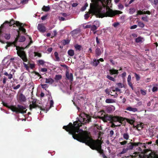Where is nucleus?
Listing matches in <instances>:
<instances>
[{"instance_id": "f257e3e1", "label": "nucleus", "mask_w": 158, "mask_h": 158, "mask_svg": "<svg viewBox=\"0 0 158 158\" xmlns=\"http://www.w3.org/2000/svg\"><path fill=\"white\" fill-rule=\"evenodd\" d=\"M86 115L84 113L81 114L79 118H77V120L74 122L73 124L70 123L67 126H63V128L71 134L74 139L85 143L92 150H96L101 154H102L104 152L101 149V141L98 139L94 140L82 130L80 129L82 124L91 122V118L89 116H86L87 119L84 117Z\"/></svg>"}, {"instance_id": "f03ea898", "label": "nucleus", "mask_w": 158, "mask_h": 158, "mask_svg": "<svg viewBox=\"0 0 158 158\" xmlns=\"http://www.w3.org/2000/svg\"><path fill=\"white\" fill-rule=\"evenodd\" d=\"M19 40H14V41L12 42H8V41L5 42L4 40H0L3 44H5L6 43L7 44L5 47L6 49H7L8 47L14 46L16 47V50H17V54L22 59L24 62H27V59L26 56V54L25 52L23 51L24 49L23 48H21L19 46H17V43L18 42Z\"/></svg>"}, {"instance_id": "7ed1b4c3", "label": "nucleus", "mask_w": 158, "mask_h": 158, "mask_svg": "<svg viewBox=\"0 0 158 158\" xmlns=\"http://www.w3.org/2000/svg\"><path fill=\"white\" fill-rule=\"evenodd\" d=\"M93 2L90 4V7L92 11L94 12H100L102 7H106L107 5L106 0H91Z\"/></svg>"}, {"instance_id": "20e7f679", "label": "nucleus", "mask_w": 158, "mask_h": 158, "mask_svg": "<svg viewBox=\"0 0 158 158\" xmlns=\"http://www.w3.org/2000/svg\"><path fill=\"white\" fill-rule=\"evenodd\" d=\"M3 105L6 107L10 109L13 112H15L16 114L20 113L24 114L26 113L27 110L25 106H23L22 105H18L17 107L15 106H9L7 103L4 102Z\"/></svg>"}, {"instance_id": "39448f33", "label": "nucleus", "mask_w": 158, "mask_h": 158, "mask_svg": "<svg viewBox=\"0 0 158 158\" xmlns=\"http://www.w3.org/2000/svg\"><path fill=\"white\" fill-rule=\"evenodd\" d=\"M142 144L140 142L132 143L130 142L127 144V147L124 148L120 153V154H123L127 152L128 150L133 149L134 147L138 146Z\"/></svg>"}, {"instance_id": "423d86ee", "label": "nucleus", "mask_w": 158, "mask_h": 158, "mask_svg": "<svg viewBox=\"0 0 158 158\" xmlns=\"http://www.w3.org/2000/svg\"><path fill=\"white\" fill-rule=\"evenodd\" d=\"M122 137L119 139V143L121 145H124L127 143V140L129 139V135L127 133H122Z\"/></svg>"}, {"instance_id": "0eeeda50", "label": "nucleus", "mask_w": 158, "mask_h": 158, "mask_svg": "<svg viewBox=\"0 0 158 158\" xmlns=\"http://www.w3.org/2000/svg\"><path fill=\"white\" fill-rule=\"evenodd\" d=\"M122 12L117 10L113 11L112 10L109 9L107 10L106 12L104 13L103 15V17H113L116 15L121 14Z\"/></svg>"}, {"instance_id": "6e6552de", "label": "nucleus", "mask_w": 158, "mask_h": 158, "mask_svg": "<svg viewBox=\"0 0 158 158\" xmlns=\"http://www.w3.org/2000/svg\"><path fill=\"white\" fill-rule=\"evenodd\" d=\"M29 109L31 111L33 109H35L37 108H40V110H41L44 111V109L43 108L40 106H39L37 103V100L36 99H34L31 102L30 104Z\"/></svg>"}, {"instance_id": "1a4fd4ad", "label": "nucleus", "mask_w": 158, "mask_h": 158, "mask_svg": "<svg viewBox=\"0 0 158 158\" xmlns=\"http://www.w3.org/2000/svg\"><path fill=\"white\" fill-rule=\"evenodd\" d=\"M138 156L140 158H158V155L153 152H151L149 155L138 154Z\"/></svg>"}, {"instance_id": "9d476101", "label": "nucleus", "mask_w": 158, "mask_h": 158, "mask_svg": "<svg viewBox=\"0 0 158 158\" xmlns=\"http://www.w3.org/2000/svg\"><path fill=\"white\" fill-rule=\"evenodd\" d=\"M124 120V118L118 116H114L113 115L110 123L118 122L120 123H122V122Z\"/></svg>"}, {"instance_id": "9b49d317", "label": "nucleus", "mask_w": 158, "mask_h": 158, "mask_svg": "<svg viewBox=\"0 0 158 158\" xmlns=\"http://www.w3.org/2000/svg\"><path fill=\"white\" fill-rule=\"evenodd\" d=\"M37 29L40 32L44 33L46 31V27L43 24H39L37 26Z\"/></svg>"}, {"instance_id": "f8f14e48", "label": "nucleus", "mask_w": 158, "mask_h": 158, "mask_svg": "<svg viewBox=\"0 0 158 158\" xmlns=\"http://www.w3.org/2000/svg\"><path fill=\"white\" fill-rule=\"evenodd\" d=\"M26 96L23 94L21 93L18 95V100L20 102H25L26 101Z\"/></svg>"}, {"instance_id": "ddd939ff", "label": "nucleus", "mask_w": 158, "mask_h": 158, "mask_svg": "<svg viewBox=\"0 0 158 158\" xmlns=\"http://www.w3.org/2000/svg\"><path fill=\"white\" fill-rule=\"evenodd\" d=\"M114 110V107L113 105H110L106 107L105 111L107 113H110Z\"/></svg>"}, {"instance_id": "4468645a", "label": "nucleus", "mask_w": 158, "mask_h": 158, "mask_svg": "<svg viewBox=\"0 0 158 158\" xmlns=\"http://www.w3.org/2000/svg\"><path fill=\"white\" fill-rule=\"evenodd\" d=\"M8 23L10 26H12L14 24L16 25L17 26H19L20 24V23L19 22L16 21L15 22L14 20L13 19H12L10 22L8 21L5 22L4 23Z\"/></svg>"}, {"instance_id": "2eb2a0df", "label": "nucleus", "mask_w": 158, "mask_h": 158, "mask_svg": "<svg viewBox=\"0 0 158 158\" xmlns=\"http://www.w3.org/2000/svg\"><path fill=\"white\" fill-rule=\"evenodd\" d=\"M118 70H115L114 69H110L109 70V73L110 75H113L114 74H116L117 75L118 74Z\"/></svg>"}, {"instance_id": "dca6fc26", "label": "nucleus", "mask_w": 158, "mask_h": 158, "mask_svg": "<svg viewBox=\"0 0 158 158\" xmlns=\"http://www.w3.org/2000/svg\"><path fill=\"white\" fill-rule=\"evenodd\" d=\"M66 77L67 78L71 81L73 80V75L72 73L69 74L68 71L66 72Z\"/></svg>"}, {"instance_id": "f3484780", "label": "nucleus", "mask_w": 158, "mask_h": 158, "mask_svg": "<svg viewBox=\"0 0 158 158\" xmlns=\"http://www.w3.org/2000/svg\"><path fill=\"white\" fill-rule=\"evenodd\" d=\"M100 63L99 60H97L95 59H94L91 62V64L93 66L96 67Z\"/></svg>"}, {"instance_id": "a211bd4d", "label": "nucleus", "mask_w": 158, "mask_h": 158, "mask_svg": "<svg viewBox=\"0 0 158 158\" xmlns=\"http://www.w3.org/2000/svg\"><path fill=\"white\" fill-rule=\"evenodd\" d=\"M112 116L113 115H106V116L104 117V121L107 122V121H110V122Z\"/></svg>"}, {"instance_id": "6ab92c4d", "label": "nucleus", "mask_w": 158, "mask_h": 158, "mask_svg": "<svg viewBox=\"0 0 158 158\" xmlns=\"http://www.w3.org/2000/svg\"><path fill=\"white\" fill-rule=\"evenodd\" d=\"M45 83H48L49 84H52L54 83V81L52 79L50 78H45Z\"/></svg>"}, {"instance_id": "aec40b11", "label": "nucleus", "mask_w": 158, "mask_h": 158, "mask_svg": "<svg viewBox=\"0 0 158 158\" xmlns=\"http://www.w3.org/2000/svg\"><path fill=\"white\" fill-rule=\"evenodd\" d=\"M95 54L97 56H100L102 53L100 49L99 48H96L95 50Z\"/></svg>"}, {"instance_id": "412c9836", "label": "nucleus", "mask_w": 158, "mask_h": 158, "mask_svg": "<svg viewBox=\"0 0 158 158\" xmlns=\"http://www.w3.org/2000/svg\"><path fill=\"white\" fill-rule=\"evenodd\" d=\"M126 110L129 111L135 112L138 111L137 108H132L130 106L128 107L127 108Z\"/></svg>"}, {"instance_id": "4be33fe9", "label": "nucleus", "mask_w": 158, "mask_h": 158, "mask_svg": "<svg viewBox=\"0 0 158 158\" xmlns=\"http://www.w3.org/2000/svg\"><path fill=\"white\" fill-rule=\"evenodd\" d=\"M18 35H17V37L16 38L15 40H18V39H20V40H25L26 38L24 36H20V35L19 32V31H18Z\"/></svg>"}, {"instance_id": "5701e85b", "label": "nucleus", "mask_w": 158, "mask_h": 158, "mask_svg": "<svg viewBox=\"0 0 158 158\" xmlns=\"http://www.w3.org/2000/svg\"><path fill=\"white\" fill-rule=\"evenodd\" d=\"M110 91H109V90H108V89H106L105 90V92L106 93V94H107L108 95H110L111 96H113L114 98L117 97L118 95L116 93H115V94L113 95L111 94H110Z\"/></svg>"}, {"instance_id": "b1692460", "label": "nucleus", "mask_w": 158, "mask_h": 158, "mask_svg": "<svg viewBox=\"0 0 158 158\" xmlns=\"http://www.w3.org/2000/svg\"><path fill=\"white\" fill-rule=\"evenodd\" d=\"M74 47L77 51H80L82 48L81 46L78 44H74Z\"/></svg>"}, {"instance_id": "393cba45", "label": "nucleus", "mask_w": 158, "mask_h": 158, "mask_svg": "<svg viewBox=\"0 0 158 158\" xmlns=\"http://www.w3.org/2000/svg\"><path fill=\"white\" fill-rule=\"evenodd\" d=\"M19 26H20L19 29V30L22 31L24 33L26 31L25 29L23 28V23H20V24L19 25Z\"/></svg>"}, {"instance_id": "a878e982", "label": "nucleus", "mask_w": 158, "mask_h": 158, "mask_svg": "<svg viewBox=\"0 0 158 158\" xmlns=\"http://www.w3.org/2000/svg\"><path fill=\"white\" fill-rule=\"evenodd\" d=\"M117 77V75H115L114 76V77H111L110 75H107L106 76V78L109 79V80H111L113 81H115V80L114 79V78H115Z\"/></svg>"}, {"instance_id": "bb28decb", "label": "nucleus", "mask_w": 158, "mask_h": 158, "mask_svg": "<svg viewBox=\"0 0 158 158\" xmlns=\"http://www.w3.org/2000/svg\"><path fill=\"white\" fill-rule=\"evenodd\" d=\"M106 102L107 103H113L115 102V100L113 99H106Z\"/></svg>"}, {"instance_id": "cd10ccee", "label": "nucleus", "mask_w": 158, "mask_h": 158, "mask_svg": "<svg viewBox=\"0 0 158 158\" xmlns=\"http://www.w3.org/2000/svg\"><path fill=\"white\" fill-rule=\"evenodd\" d=\"M126 119V121L127 123L131 125L133 124L134 123V121L132 119H131L127 118H124V119Z\"/></svg>"}, {"instance_id": "c85d7f7f", "label": "nucleus", "mask_w": 158, "mask_h": 158, "mask_svg": "<svg viewBox=\"0 0 158 158\" xmlns=\"http://www.w3.org/2000/svg\"><path fill=\"white\" fill-rule=\"evenodd\" d=\"M70 40H63L61 41V44L63 45L68 44L69 43Z\"/></svg>"}, {"instance_id": "c756f323", "label": "nucleus", "mask_w": 158, "mask_h": 158, "mask_svg": "<svg viewBox=\"0 0 158 158\" xmlns=\"http://www.w3.org/2000/svg\"><path fill=\"white\" fill-rule=\"evenodd\" d=\"M68 55L70 56H73L74 55V52L73 50H69L68 52Z\"/></svg>"}, {"instance_id": "7c9ffc66", "label": "nucleus", "mask_w": 158, "mask_h": 158, "mask_svg": "<svg viewBox=\"0 0 158 158\" xmlns=\"http://www.w3.org/2000/svg\"><path fill=\"white\" fill-rule=\"evenodd\" d=\"M50 9V7L48 6H44L42 8V10L45 11H48Z\"/></svg>"}, {"instance_id": "2f4dec72", "label": "nucleus", "mask_w": 158, "mask_h": 158, "mask_svg": "<svg viewBox=\"0 0 158 158\" xmlns=\"http://www.w3.org/2000/svg\"><path fill=\"white\" fill-rule=\"evenodd\" d=\"M4 37L6 40H9L10 38V35L9 33H5L4 34Z\"/></svg>"}, {"instance_id": "473e14b6", "label": "nucleus", "mask_w": 158, "mask_h": 158, "mask_svg": "<svg viewBox=\"0 0 158 158\" xmlns=\"http://www.w3.org/2000/svg\"><path fill=\"white\" fill-rule=\"evenodd\" d=\"M138 25L141 28H143L144 27V24L140 21H138Z\"/></svg>"}, {"instance_id": "72a5a7b5", "label": "nucleus", "mask_w": 158, "mask_h": 158, "mask_svg": "<svg viewBox=\"0 0 158 158\" xmlns=\"http://www.w3.org/2000/svg\"><path fill=\"white\" fill-rule=\"evenodd\" d=\"M62 78V76L60 75H56L55 76V79L56 80H60Z\"/></svg>"}, {"instance_id": "f704fd0d", "label": "nucleus", "mask_w": 158, "mask_h": 158, "mask_svg": "<svg viewBox=\"0 0 158 158\" xmlns=\"http://www.w3.org/2000/svg\"><path fill=\"white\" fill-rule=\"evenodd\" d=\"M52 34L51 38H52L53 37L56 35L57 34L56 31V30L53 31V32H52Z\"/></svg>"}, {"instance_id": "c9c22d12", "label": "nucleus", "mask_w": 158, "mask_h": 158, "mask_svg": "<svg viewBox=\"0 0 158 158\" xmlns=\"http://www.w3.org/2000/svg\"><path fill=\"white\" fill-rule=\"evenodd\" d=\"M90 28L91 30L94 31L97 29L98 27L95 26V25H93L91 26Z\"/></svg>"}, {"instance_id": "e433bc0d", "label": "nucleus", "mask_w": 158, "mask_h": 158, "mask_svg": "<svg viewBox=\"0 0 158 158\" xmlns=\"http://www.w3.org/2000/svg\"><path fill=\"white\" fill-rule=\"evenodd\" d=\"M134 74L135 76V77L136 80L137 81H138L140 79V77L139 74H138L135 73H134Z\"/></svg>"}, {"instance_id": "4c0bfd02", "label": "nucleus", "mask_w": 158, "mask_h": 158, "mask_svg": "<svg viewBox=\"0 0 158 158\" xmlns=\"http://www.w3.org/2000/svg\"><path fill=\"white\" fill-rule=\"evenodd\" d=\"M54 56L56 59L57 61L59 60V57L58 56V53L57 52H54Z\"/></svg>"}, {"instance_id": "58836bf2", "label": "nucleus", "mask_w": 158, "mask_h": 158, "mask_svg": "<svg viewBox=\"0 0 158 158\" xmlns=\"http://www.w3.org/2000/svg\"><path fill=\"white\" fill-rule=\"evenodd\" d=\"M116 85L118 88H122L124 87V85L121 83H117Z\"/></svg>"}, {"instance_id": "ea45409f", "label": "nucleus", "mask_w": 158, "mask_h": 158, "mask_svg": "<svg viewBox=\"0 0 158 158\" xmlns=\"http://www.w3.org/2000/svg\"><path fill=\"white\" fill-rule=\"evenodd\" d=\"M34 54L35 56H38V57H40L41 56V54L39 52H34Z\"/></svg>"}, {"instance_id": "a19ab883", "label": "nucleus", "mask_w": 158, "mask_h": 158, "mask_svg": "<svg viewBox=\"0 0 158 158\" xmlns=\"http://www.w3.org/2000/svg\"><path fill=\"white\" fill-rule=\"evenodd\" d=\"M94 127L97 128L99 130H102V128L101 126H99L97 124H94Z\"/></svg>"}, {"instance_id": "79ce46f5", "label": "nucleus", "mask_w": 158, "mask_h": 158, "mask_svg": "<svg viewBox=\"0 0 158 158\" xmlns=\"http://www.w3.org/2000/svg\"><path fill=\"white\" fill-rule=\"evenodd\" d=\"M152 143V141H149V142H147L146 143H143V146H142V147H144V148H146V144L149 145V144H151Z\"/></svg>"}, {"instance_id": "37998d69", "label": "nucleus", "mask_w": 158, "mask_h": 158, "mask_svg": "<svg viewBox=\"0 0 158 158\" xmlns=\"http://www.w3.org/2000/svg\"><path fill=\"white\" fill-rule=\"evenodd\" d=\"M20 84H18L16 86H15L14 85H12V87L13 88V89H19L20 88Z\"/></svg>"}, {"instance_id": "c03bdc74", "label": "nucleus", "mask_w": 158, "mask_h": 158, "mask_svg": "<svg viewBox=\"0 0 158 158\" xmlns=\"http://www.w3.org/2000/svg\"><path fill=\"white\" fill-rule=\"evenodd\" d=\"M41 86L42 88L45 90H46V89L48 87L47 84H41Z\"/></svg>"}, {"instance_id": "a18cd8bd", "label": "nucleus", "mask_w": 158, "mask_h": 158, "mask_svg": "<svg viewBox=\"0 0 158 158\" xmlns=\"http://www.w3.org/2000/svg\"><path fill=\"white\" fill-rule=\"evenodd\" d=\"M94 25H95V26L97 27H98L100 25V23L97 21H95L94 23Z\"/></svg>"}, {"instance_id": "49530a36", "label": "nucleus", "mask_w": 158, "mask_h": 158, "mask_svg": "<svg viewBox=\"0 0 158 158\" xmlns=\"http://www.w3.org/2000/svg\"><path fill=\"white\" fill-rule=\"evenodd\" d=\"M135 11V9L134 8H131L129 9V13L130 14H132Z\"/></svg>"}, {"instance_id": "de8ad7c7", "label": "nucleus", "mask_w": 158, "mask_h": 158, "mask_svg": "<svg viewBox=\"0 0 158 158\" xmlns=\"http://www.w3.org/2000/svg\"><path fill=\"white\" fill-rule=\"evenodd\" d=\"M149 1L155 5H156L158 3V0H149Z\"/></svg>"}, {"instance_id": "09e8293b", "label": "nucleus", "mask_w": 158, "mask_h": 158, "mask_svg": "<svg viewBox=\"0 0 158 158\" xmlns=\"http://www.w3.org/2000/svg\"><path fill=\"white\" fill-rule=\"evenodd\" d=\"M111 123V125L110 126L111 127H115L120 126H121L120 124L119 125H115V124L114 123Z\"/></svg>"}, {"instance_id": "8fccbe9b", "label": "nucleus", "mask_w": 158, "mask_h": 158, "mask_svg": "<svg viewBox=\"0 0 158 158\" xmlns=\"http://www.w3.org/2000/svg\"><path fill=\"white\" fill-rule=\"evenodd\" d=\"M23 64L24 65V67H25V68H26V70H29V66H28L27 64L24 63H23Z\"/></svg>"}, {"instance_id": "3c124183", "label": "nucleus", "mask_w": 158, "mask_h": 158, "mask_svg": "<svg viewBox=\"0 0 158 158\" xmlns=\"http://www.w3.org/2000/svg\"><path fill=\"white\" fill-rule=\"evenodd\" d=\"M150 151L149 149H145L143 150V151L142 152L143 154H146L148 152Z\"/></svg>"}, {"instance_id": "603ef678", "label": "nucleus", "mask_w": 158, "mask_h": 158, "mask_svg": "<svg viewBox=\"0 0 158 158\" xmlns=\"http://www.w3.org/2000/svg\"><path fill=\"white\" fill-rule=\"evenodd\" d=\"M33 43V42L32 40H30V42L27 45L26 47V48H29L30 47V45H31V44H32Z\"/></svg>"}, {"instance_id": "864d4df0", "label": "nucleus", "mask_w": 158, "mask_h": 158, "mask_svg": "<svg viewBox=\"0 0 158 158\" xmlns=\"http://www.w3.org/2000/svg\"><path fill=\"white\" fill-rule=\"evenodd\" d=\"M45 62L44 60H38V63L41 65H43L44 64Z\"/></svg>"}, {"instance_id": "5fc2aeb1", "label": "nucleus", "mask_w": 158, "mask_h": 158, "mask_svg": "<svg viewBox=\"0 0 158 158\" xmlns=\"http://www.w3.org/2000/svg\"><path fill=\"white\" fill-rule=\"evenodd\" d=\"M142 19L145 22H147L148 21L147 16H145V17H142Z\"/></svg>"}, {"instance_id": "6e6d98bb", "label": "nucleus", "mask_w": 158, "mask_h": 158, "mask_svg": "<svg viewBox=\"0 0 158 158\" xmlns=\"http://www.w3.org/2000/svg\"><path fill=\"white\" fill-rule=\"evenodd\" d=\"M141 94L143 95H145L146 94V91L141 89L140 90Z\"/></svg>"}, {"instance_id": "4d7b16f0", "label": "nucleus", "mask_w": 158, "mask_h": 158, "mask_svg": "<svg viewBox=\"0 0 158 158\" xmlns=\"http://www.w3.org/2000/svg\"><path fill=\"white\" fill-rule=\"evenodd\" d=\"M158 90V88L154 86L152 89L153 92H155Z\"/></svg>"}, {"instance_id": "13d9d810", "label": "nucleus", "mask_w": 158, "mask_h": 158, "mask_svg": "<svg viewBox=\"0 0 158 158\" xmlns=\"http://www.w3.org/2000/svg\"><path fill=\"white\" fill-rule=\"evenodd\" d=\"M54 102L52 100H51L50 102V108L53 106Z\"/></svg>"}, {"instance_id": "bf43d9fd", "label": "nucleus", "mask_w": 158, "mask_h": 158, "mask_svg": "<svg viewBox=\"0 0 158 158\" xmlns=\"http://www.w3.org/2000/svg\"><path fill=\"white\" fill-rule=\"evenodd\" d=\"M28 0H23L21 1V2L23 4H24L27 3Z\"/></svg>"}, {"instance_id": "052dcab7", "label": "nucleus", "mask_w": 158, "mask_h": 158, "mask_svg": "<svg viewBox=\"0 0 158 158\" xmlns=\"http://www.w3.org/2000/svg\"><path fill=\"white\" fill-rule=\"evenodd\" d=\"M114 134V132L113 130H111L110 131L109 135L110 137H111L113 136V134Z\"/></svg>"}, {"instance_id": "680f3d73", "label": "nucleus", "mask_w": 158, "mask_h": 158, "mask_svg": "<svg viewBox=\"0 0 158 158\" xmlns=\"http://www.w3.org/2000/svg\"><path fill=\"white\" fill-rule=\"evenodd\" d=\"M139 154V152H134V155L133 156L134 157H137V156H138Z\"/></svg>"}, {"instance_id": "e2e57ef3", "label": "nucleus", "mask_w": 158, "mask_h": 158, "mask_svg": "<svg viewBox=\"0 0 158 158\" xmlns=\"http://www.w3.org/2000/svg\"><path fill=\"white\" fill-rule=\"evenodd\" d=\"M118 6V9L119 10H121L122 9H123V5L121 4H119Z\"/></svg>"}, {"instance_id": "0e129e2a", "label": "nucleus", "mask_w": 158, "mask_h": 158, "mask_svg": "<svg viewBox=\"0 0 158 158\" xmlns=\"http://www.w3.org/2000/svg\"><path fill=\"white\" fill-rule=\"evenodd\" d=\"M128 84L129 86L131 87V89H133V86L132 83L130 81H127Z\"/></svg>"}, {"instance_id": "69168bd1", "label": "nucleus", "mask_w": 158, "mask_h": 158, "mask_svg": "<svg viewBox=\"0 0 158 158\" xmlns=\"http://www.w3.org/2000/svg\"><path fill=\"white\" fill-rule=\"evenodd\" d=\"M35 67V64H30L29 67L33 69Z\"/></svg>"}, {"instance_id": "338daca9", "label": "nucleus", "mask_w": 158, "mask_h": 158, "mask_svg": "<svg viewBox=\"0 0 158 158\" xmlns=\"http://www.w3.org/2000/svg\"><path fill=\"white\" fill-rule=\"evenodd\" d=\"M119 25V23L117 22V23H114L113 24V26H114V27H117L118 25Z\"/></svg>"}, {"instance_id": "774afa93", "label": "nucleus", "mask_w": 158, "mask_h": 158, "mask_svg": "<svg viewBox=\"0 0 158 158\" xmlns=\"http://www.w3.org/2000/svg\"><path fill=\"white\" fill-rule=\"evenodd\" d=\"M47 15H45L41 17V19L42 20H45L46 19L47 17Z\"/></svg>"}]
</instances>
